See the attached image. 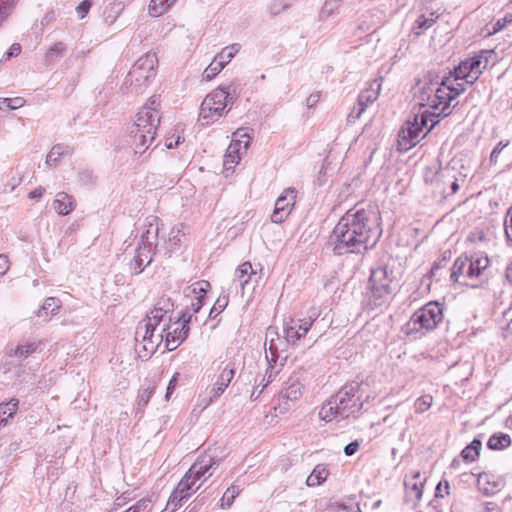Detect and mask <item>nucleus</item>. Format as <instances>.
<instances>
[{
  "label": "nucleus",
  "instance_id": "21",
  "mask_svg": "<svg viewBox=\"0 0 512 512\" xmlns=\"http://www.w3.org/2000/svg\"><path fill=\"white\" fill-rule=\"evenodd\" d=\"M183 229V224L173 227L169 233V238L161 246H158V254L171 257L174 252L179 251L185 236Z\"/></svg>",
  "mask_w": 512,
  "mask_h": 512
},
{
  "label": "nucleus",
  "instance_id": "16",
  "mask_svg": "<svg viewBox=\"0 0 512 512\" xmlns=\"http://www.w3.org/2000/svg\"><path fill=\"white\" fill-rule=\"evenodd\" d=\"M392 279L388 268L379 266L371 271L369 284L372 296L377 300H382L392 293Z\"/></svg>",
  "mask_w": 512,
  "mask_h": 512
},
{
  "label": "nucleus",
  "instance_id": "9",
  "mask_svg": "<svg viewBox=\"0 0 512 512\" xmlns=\"http://www.w3.org/2000/svg\"><path fill=\"white\" fill-rule=\"evenodd\" d=\"M443 318V310L437 302H429L416 310L409 321L403 326L402 331L406 335H413L433 330Z\"/></svg>",
  "mask_w": 512,
  "mask_h": 512
},
{
  "label": "nucleus",
  "instance_id": "37",
  "mask_svg": "<svg viewBox=\"0 0 512 512\" xmlns=\"http://www.w3.org/2000/svg\"><path fill=\"white\" fill-rule=\"evenodd\" d=\"M60 308V301L55 297H48L45 299L43 305L36 312L37 317H42V312L46 313L45 322L50 320L48 311H51L52 315H55Z\"/></svg>",
  "mask_w": 512,
  "mask_h": 512
},
{
  "label": "nucleus",
  "instance_id": "54",
  "mask_svg": "<svg viewBox=\"0 0 512 512\" xmlns=\"http://www.w3.org/2000/svg\"><path fill=\"white\" fill-rule=\"evenodd\" d=\"M228 304V297L227 296H219L216 302L214 303L213 307L210 309L209 317L210 318H216L218 314H220L227 306Z\"/></svg>",
  "mask_w": 512,
  "mask_h": 512
},
{
  "label": "nucleus",
  "instance_id": "17",
  "mask_svg": "<svg viewBox=\"0 0 512 512\" xmlns=\"http://www.w3.org/2000/svg\"><path fill=\"white\" fill-rule=\"evenodd\" d=\"M481 261L473 262L467 257H459L452 268L450 278L462 285H468L467 280L477 277L482 269Z\"/></svg>",
  "mask_w": 512,
  "mask_h": 512
},
{
  "label": "nucleus",
  "instance_id": "43",
  "mask_svg": "<svg viewBox=\"0 0 512 512\" xmlns=\"http://www.w3.org/2000/svg\"><path fill=\"white\" fill-rule=\"evenodd\" d=\"M241 489L236 485H231L226 492L224 493L221 499V508L227 509L230 508L235 500V498L240 494Z\"/></svg>",
  "mask_w": 512,
  "mask_h": 512
},
{
  "label": "nucleus",
  "instance_id": "26",
  "mask_svg": "<svg viewBox=\"0 0 512 512\" xmlns=\"http://www.w3.org/2000/svg\"><path fill=\"white\" fill-rule=\"evenodd\" d=\"M76 207V201L73 196L66 192H58L53 201L54 210L62 216L70 214Z\"/></svg>",
  "mask_w": 512,
  "mask_h": 512
},
{
  "label": "nucleus",
  "instance_id": "2",
  "mask_svg": "<svg viewBox=\"0 0 512 512\" xmlns=\"http://www.w3.org/2000/svg\"><path fill=\"white\" fill-rule=\"evenodd\" d=\"M448 83V76L438 75L429 72L424 79H419L412 88L414 100L419 106V112L428 110L434 112L436 116L429 118L439 119L440 115L448 116L445 113L448 108V94L444 91Z\"/></svg>",
  "mask_w": 512,
  "mask_h": 512
},
{
  "label": "nucleus",
  "instance_id": "50",
  "mask_svg": "<svg viewBox=\"0 0 512 512\" xmlns=\"http://www.w3.org/2000/svg\"><path fill=\"white\" fill-rule=\"evenodd\" d=\"M123 6L122 3H111L104 11L105 21L112 24L120 14Z\"/></svg>",
  "mask_w": 512,
  "mask_h": 512
},
{
  "label": "nucleus",
  "instance_id": "8",
  "mask_svg": "<svg viewBox=\"0 0 512 512\" xmlns=\"http://www.w3.org/2000/svg\"><path fill=\"white\" fill-rule=\"evenodd\" d=\"M158 58L156 53L148 52L141 56L128 72L123 85L131 92L142 93L156 76Z\"/></svg>",
  "mask_w": 512,
  "mask_h": 512
},
{
  "label": "nucleus",
  "instance_id": "52",
  "mask_svg": "<svg viewBox=\"0 0 512 512\" xmlns=\"http://www.w3.org/2000/svg\"><path fill=\"white\" fill-rule=\"evenodd\" d=\"M252 129L249 128H239L236 132H234V140H242V148L246 151L249 147Z\"/></svg>",
  "mask_w": 512,
  "mask_h": 512
},
{
  "label": "nucleus",
  "instance_id": "36",
  "mask_svg": "<svg viewBox=\"0 0 512 512\" xmlns=\"http://www.w3.org/2000/svg\"><path fill=\"white\" fill-rule=\"evenodd\" d=\"M175 2L176 0H151L149 4V14L153 17H159Z\"/></svg>",
  "mask_w": 512,
  "mask_h": 512
},
{
  "label": "nucleus",
  "instance_id": "4",
  "mask_svg": "<svg viewBox=\"0 0 512 512\" xmlns=\"http://www.w3.org/2000/svg\"><path fill=\"white\" fill-rule=\"evenodd\" d=\"M360 389L361 383L357 381L345 384L321 406L320 419L330 422L333 419H346L359 412L363 407Z\"/></svg>",
  "mask_w": 512,
  "mask_h": 512
},
{
  "label": "nucleus",
  "instance_id": "45",
  "mask_svg": "<svg viewBox=\"0 0 512 512\" xmlns=\"http://www.w3.org/2000/svg\"><path fill=\"white\" fill-rule=\"evenodd\" d=\"M275 368V364L269 361L266 372L258 383V386H261L262 390H264L270 383H272L279 373V369Z\"/></svg>",
  "mask_w": 512,
  "mask_h": 512
},
{
  "label": "nucleus",
  "instance_id": "48",
  "mask_svg": "<svg viewBox=\"0 0 512 512\" xmlns=\"http://www.w3.org/2000/svg\"><path fill=\"white\" fill-rule=\"evenodd\" d=\"M152 509V499L150 497H145L137 501L135 505L128 508L125 512H152Z\"/></svg>",
  "mask_w": 512,
  "mask_h": 512
},
{
  "label": "nucleus",
  "instance_id": "46",
  "mask_svg": "<svg viewBox=\"0 0 512 512\" xmlns=\"http://www.w3.org/2000/svg\"><path fill=\"white\" fill-rule=\"evenodd\" d=\"M480 448L481 442L473 440L470 445L462 450L461 455L465 460L473 461L479 455Z\"/></svg>",
  "mask_w": 512,
  "mask_h": 512
},
{
  "label": "nucleus",
  "instance_id": "28",
  "mask_svg": "<svg viewBox=\"0 0 512 512\" xmlns=\"http://www.w3.org/2000/svg\"><path fill=\"white\" fill-rule=\"evenodd\" d=\"M220 460L214 459L209 455H204L199 457L196 462L189 468L195 469V474L193 475L196 480H199L202 476H204L210 469L219 465Z\"/></svg>",
  "mask_w": 512,
  "mask_h": 512
},
{
  "label": "nucleus",
  "instance_id": "32",
  "mask_svg": "<svg viewBox=\"0 0 512 512\" xmlns=\"http://www.w3.org/2000/svg\"><path fill=\"white\" fill-rule=\"evenodd\" d=\"M255 274L250 262H244L238 266L235 271V281L239 283L242 289L249 283L251 276Z\"/></svg>",
  "mask_w": 512,
  "mask_h": 512
},
{
  "label": "nucleus",
  "instance_id": "12",
  "mask_svg": "<svg viewBox=\"0 0 512 512\" xmlns=\"http://www.w3.org/2000/svg\"><path fill=\"white\" fill-rule=\"evenodd\" d=\"M158 325H154L150 320H141L135 332L136 351L140 357L149 358L154 354L159 345L164 340L166 328H161L157 332Z\"/></svg>",
  "mask_w": 512,
  "mask_h": 512
},
{
  "label": "nucleus",
  "instance_id": "6",
  "mask_svg": "<svg viewBox=\"0 0 512 512\" xmlns=\"http://www.w3.org/2000/svg\"><path fill=\"white\" fill-rule=\"evenodd\" d=\"M146 231L142 233L140 241L135 250V255L130 262V268L135 275L142 273L158 254L159 218L149 216L145 219Z\"/></svg>",
  "mask_w": 512,
  "mask_h": 512
},
{
  "label": "nucleus",
  "instance_id": "61",
  "mask_svg": "<svg viewBox=\"0 0 512 512\" xmlns=\"http://www.w3.org/2000/svg\"><path fill=\"white\" fill-rule=\"evenodd\" d=\"M360 447V442L358 440L352 441L344 447V453L346 456L354 455Z\"/></svg>",
  "mask_w": 512,
  "mask_h": 512
},
{
  "label": "nucleus",
  "instance_id": "25",
  "mask_svg": "<svg viewBox=\"0 0 512 512\" xmlns=\"http://www.w3.org/2000/svg\"><path fill=\"white\" fill-rule=\"evenodd\" d=\"M424 482L425 478H422L419 471H415L410 477H406L404 485L407 497L419 501L422 497Z\"/></svg>",
  "mask_w": 512,
  "mask_h": 512
},
{
  "label": "nucleus",
  "instance_id": "38",
  "mask_svg": "<svg viewBox=\"0 0 512 512\" xmlns=\"http://www.w3.org/2000/svg\"><path fill=\"white\" fill-rule=\"evenodd\" d=\"M71 149L67 145L57 144L54 145L46 157V164L55 165L62 155L69 154Z\"/></svg>",
  "mask_w": 512,
  "mask_h": 512
},
{
  "label": "nucleus",
  "instance_id": "55",
  "mask_svg": "<svg viewBox=\"0 0 512 512\" xmlns=\"http://www.w3.org/2000/svg\"><path fill=\"white\" fill-rule=\"evenodd\" d=\"M277 342H282L281 339L279 338V336L276 338V339H269V352H270V357L268 355H266V360L267 362H273L274 364H276L277 362V359H278V351H279V345Z\"/></svg>",
  "mask_w": 512,
  "mask_h": 512
},
{
  "label": "nucleus",
  "instance_id": "13",
  "mask_svg": "<svg viewBox=\"0 0 512 512\" xmlns=\"http://www.w3.org/2000/svg\"><path fill=\"white\" fill-rule=\"evenodd\" d=\"M231 107L223 91L214 89L202 101L199 116L203 124L209 125L225 115Z\"/></svg>",
  "mask_w": 512,
  "mask_h": 512
},
{
  "label": "nucleus",
  "instance_id": "62",
  "mask_svg": "<svg viewBox=\"0 0 512 512\" xmlns=\"http://www.w3.org/2000/svg\"><path fill=\"white\" fill-rule=\"evenodd\" d=\"M503 321L506 324V329L512 332V304L503 312Z\"/></svg>",
  "mask_w": 512,
  "mask_h": 512
},
{
  "label": "nucleus",
  "instance_id": "1",
  "mask_svg": "<svg viewBox=\"0 0 512 512\" xmlns=\"http://www.w3.org/2000/svg\"><path fill=\"white\" fill-rule=\"evenodd\" d=\"M379 214L371 207H353L339 219L328 244L335 255L362 253L374 248L382 235Z\"/></svg>",
  "mask_w": 512,
  "mask_h": 512
},
{
  "label": "nucleus",
  "instance_id": "29",
  "mask_svg": "<svg viewBox=\"0 0 512 512\" xmlns=\"http://www.w3.org/2000/svg\"><path fill=\"white\" fill-rule=\"evenodd\" d=\"M244 83L238 78L233 79L226 85H221L217 89L223 91L224 96H227V102L232 106L242 93Z\"/></svg>",
  "mask_w": 512,
  "mask_h": 512
},
{
  "label": "nucleus",
  "instance_id": "15",
  "mask_svg": "<svg viewBox=\"0 0 512 512\" xmlns=\"http://www.w3.org/2000/svg\"><path fill=\"white\" fill-rule=\"evenodd\" d=\"M191 319V314L188 312H182L177 322H175L177 327H175L172 331L170 330L169 324L164 323L162 328L167 329L164 332V340L168 351L175 350L188 337L190 330L188 323L191 321Z\"/></svg>",
  "mask_w": 512,
  "mask_h": 512
},
{
  "label": "nucleus",
  "instance_id": "22",
  "mask_svg": "<svg viewBox=\"0 0 512 512\" xmlns=\"http://www.w3.org/2000/svg\"><path fill=\"white\" fill-rule=\"evenodd\" d=\"M203 285L208 287L209 283H196L193 288L188 287L185 289V297L191 298V302L190 305H186V310L184 312H188L193 316L194 313H198L200 311L206 298V288Z\"/></svg>",
  "mask_w": 512,
  "mask_h": 512
},
{
  "label": "nucleus",
  "instance_id": "7",
  "mask_svg": "<svg viewBox=\"0 0 512 512\" xmlns=\"http://www.w3.org/2000/svg\"><path fill=\"white\" fill-rule=\"evenodd\" d=\"M429 116H436V114L424 110L415 113L412 120L408 119L402 125L397 139L399 152H406L414 147L439 122V119L429 118Z\"/></svg>",
  "mask_w": 512,
  "mask_h": 512
},
{
  "label": "nucleus",
  "instance_id": "27",
  "mask_svg": "<svg viewBox=\"0 0 512 512\" xmlns=\"http://www.w3.org/2000/svg\"><path fill=\"white\" fill-rule=\"evenodd\" d=\"M380 87V83L377 80H373L368 88L360 92L356 104L366 110L370 104L377 100Z\"/></svg>",
  "mask_w": 512,
  "mask_h": 512
},
{
  "label": "nucleus",
  "instance_id": "40",
  "mask_svg": "<svg viewBox=\"0 0 512 512\" xmlns=\"http://www.w3.org/2000/svg\"><path fill=\"white\" fill-rule=\"evenodd\" d=\"M188 500L182 495L178 494L174 489L168 498L165 508L161 512H175L178 508L182 507Z\"/></svg>",
  "mask_w": 512,
  "mask_h": 512
},
{
  "label": "nucleus",
  "instance_id": "53",
  "mask_svg": "<svg viewBox=\"0 0 512 512\" xmlns=\"http://www.w3.org/2000/svg\"><path fill=\"white\" fill-rule=\"evenodd\" d=\"M432 401H433V398L430 395H424V396L419 397L414 403L415 411L417 413L425 412L426 410H428L431 407Z\"/></svg>",
  "mask_w": 512,
  "mask_h": 512
},
{
  "label": "nucleus",
  "instance_id": "58",
  "mask_svg": "<svg viewBox=\"0 0 512 512\" xmlns=\"http://www.w3.org/2000/svg\"><path fill=\"white\" fill-rule=\"evenodd\" d=\"M154 389L153 388H147L144 389L139 395H138V405L139 406H146L148 402L150 401L152 395H153Z\"/></svg>",
  "mask_w": 512,
  "mask_h": 512
},
{
  "label": "nucleus",
  "instance_id": "5",
  "mask_svg": "<svg viewBox=\"0 0 512 512\" xmlns=\"http://www.w3.org/2000/svg\"><path fill=\"white\" fill-rule=\"evenodd\" d=\"M492 51H481L478 55L462 61L454 71H450V102L466 90L467 85L473 84L488 65V56Z\"/></svg>",
  "mask_w": 512,
  "mask_h": 512
},
{
  "label": "nucleus",
  "instance_id": "18",
  "mask_svg": "<svg viewBox=\"0 0 512 512\" xmlns=\"http://www.w3.org/2000/svg\"><path fill=\"white\" fill-rule=\"evenodd\" d=\"M295 199L296 190L292 187L286 188L275 202L271 221L276 224L284 222L294 207Z\"/></svg>",
  "mask_w": 512,
  "mask_h": 512
},
{
  "label": "nucleus",
  "instance_id": "51",
  "mask_svg": "<svg viewBox=\"0 0 512 512\" xmlns=\"http://www.w3.org/2000/svg\"><path fill=\"white\" fill-rule=\"evenodd\" d=\"M224 68L223 64L219 63L215 58L203 72L205 80L213 79Z\"/></svg>",
  "mask_w": 512,
  "mask_h": 512
},
{
  "label": "nucleus",
  "instance_id": "35",
  "mask_svg": "<svg viewBox=\"0 0 512 512\" xmlns=\"http://www.w3.org/2000/svg\"><path fill=\"white\" fill-rule=\"evenodd\" d=\"M487 445L492 450H502L511 445V438L505 433L494 434L489 438Z\"/></svg>",
  "mask_w": 512,
  "mask_h": 512
},
{
  "label": "nucleus",
  "instance_id": "63",
  "mask_svg": "<svg viewBox=\"0 0 512 512\" xmlns=\"http://www.w3.org/2000/svg\"><path fill=\"white\" fill-rule=\"evenodd\" d=\"M10 268L8 256L0 254V275H4Z\"/></svg>",
  "mask_w": 512,
  "mask_h": 512
},
{
  "label": "nucleus",
  "instance_id": "33",
  "mask_svg": "<svg viewBox=\"0 0 512 512\" xmlns=\"http://www.w3.org/2000/svg\"><path fill=\"white\" fill-rule=\"evenodd\" d=\"M19 400L16 398L10 399L8 402L0 404V419L3 420V427L7 424L10 418L16 414L18 410Z\"/></svg>",
  "mask_w": 512,
  "mask_h": 512
},
{
  "label": "nucleus",
  "instance_id": "47",
  "mask_svg": "<svg viewBox=\"0 0 512 512\" xmlns=\"http://www.w3.org/2000/svg\"><path fill=\"white\" fill-rule=\"evenodd\" d=\"M25 100L22 97L0 98V110H15L22 107Z\"/></svg>",
  "mask_w": 512,
  "mask_h": 512
},
{
  "label": "nucleus",
  "instance_id": "31",
  "mask_svg": "<svg viewBox=\"0 0 512 512\" xmlns=\"http://www.w3.org/2000/svg\"><path fill=\"white\" fill-rule=\"evenodd\" d=\"M242 148V140H232L226 150L224 157V167L231 169L234 165L238 164L240 157V149Z\"/></svg>",
  "mask_w": 512,
  "mask_h": 512
},
{
  "label": "nucleus",
  "instance_id": "3",
  "mask_svg": "<svg viewBox=\"0 0 512 512\" xmlns=\"http://www.w3.org/2000/svg\"><path fill=\"white\" fill-rule=\"evenodd\" d=\"M159 107V99L156 96L151 97L137 113L136 120L130 127L129 137L136 154H143L155 140L160 123Z\"/></svg>",
  "mask_w": 512,
  "mask_h": 512
},
{
  "label": "nucleus",
  "instance_id": "57",
  "mask_svg": "<svg viewBox=\"0 0 512 512\" xmlns=\"http://www.w3.org/2000/svg\"><path fill=\"white\" fill-rule=\"evenodd\" d=\"M92 6L91 0H84L82 1L77 7L76 12L80 19H83L88 14L90 8Z\"/></svg>",
  "mask_w": 512,
  "mask_h": 512
},
{
  "label": "nucleus",
  "instance_id": "14",
  "mask_svg": "<svg viewBox=\"0 0 512 512\" xmlns=\"http://www.w3.org/2000/svg\"><path fill=\"white\" fill-rule=\"evenodd\" d=\"M318 316L319 313L315 308H313L308 317L302 319H290L284 327L286 343L296 346L309 332Z\"/></svg>",
  "mask_w": 512,
  "mask_h": 512
},
{
  "label": "nucleus",
  "instance_id": "44",
  "mask_svg": "<svg viewBox=\"0 0 512 512\" xmlns=\"http://www.w3.org/2000/svg\"><path fill=\"white\" fill-rule=\"evenodd\" d=\"M341 2L342 0H326L319 14L320 20L325 21L331 17L339 8Z\"/></svg>",
  "mask_w": 512,
  "mask_h": 512
},
{
  "label": "nucleus",
  "instance_id": "41",
  "mask_svg": "<svg viewBox=\"0 0 512 512\" xmlns=\"http://www.w3.org/2000/svg\"><path fill=\"white\" fill-rule=\"evenodd\" d=\"M38 344L35 342L18 345L15 349H11L9 356H15L21 359H25L36 351Z\"/></svg>",
  "mask_w": 512,
  "mask_h": 512
},
{
  "label": "nucleus",
  "instance_id": "64",
  "mask_svg": "<svg viewBox=\"0 0 512 512\" xmlns=\"http://www.w3.org/2000/svg\"><path fill=\"white\" fill-rule=\"evenodd\" d=\"M480 512H501L500 508L496 503L486 502Z\"/></svg>",
  "mask_w": 512,
  "mask_h": 512
},
{
  "label": "nucleus",
  "instance_id": "10",
  "mask_svg": "<svg viewBox=\"0 0 512 512\" xmlns=\"http://www.w3.org/2000/svg\"><path fill=\"white\" fill-rule=\"evenodd\" d=\"M443 318V310L437 302H429L416 310L409 321L403 326L402 331L406 335H413L433 330Z\"/></svg>",
  "mask_w": 512,
  "mask_h": 512
},
{
  "label": "nucleus",
  "instance_id": "56",
  "mask_svg": "<svg viewBox=\"0 0 512 512\" xmlns=\"http://www.w3.org/2000/svg\"><path fill=\"white\" fill-rule=\"evenodd\" d=\"M504 229L507 241L512 243V206L508 209L505 216Z\"/></svg>",
  "mask_w": 512,
  "mask_h": 512
},
{
  "label": "nucleus",
  "instance_id": "49",
  "mask_svg": "<svg viewBox=\"0 0 512 512\" xmlns=\"http://www.w3.org/2000/svg\"><path fill=\"white\" fill-rule=\"evenodd\" d=\"M18 0H0V26L11 15Z\"/></svg>",
  "mask_w": 512,
  "mask_h": 512
},
{
  "label": "nucleus",
  "instance_id": "42",
  "mask_svg": "<svg viewBox=\"0 0 512 512\" xmlns=\"http://www.w3.org/2000/svg\"><path fill=\"white\" fill-rule=\"evenodd\" d=\"M67 47L63 42L55 43L46 53L45 61L47 64H52L61 58L66 52Z\"/></svg>",
  "mask_w": 512,
  "mask_h": 512
},
{
  "label": "nucleus",
  "instance_id": "24",
  "mask_svg": "<svg viewBox=\"0 0 512 512\" xmlns=\"http://www.w3.org/2000/svg\"><path fill=\"white\" fill-rule=\"evenodd\" d=\"M195 469H189L181 478L175 490L178 494L185 497L187 500L200 489L202 483L197 484L198 480L194 478Z\"/></svg>",
  "mask_w": 512,
  "mask_h": 512
},
{
  "label": "nucleus",
  "instance_id": "19",
  "mask_svg": "<svg viewBox=\"0 0 512 512\" xmlns=\"http://www.w3.org/2000/svg\"><path fill=\"white\" fill-rule=\"evenodd\" d=\"M174 311V304L169 297L162 296L155 303L153 309L144 319L150 320L154 325H160L161 322H171V313Z\"/></svg>",
  "mask_w": 512,
  "mask_h": 512
},
{
  "label": "nucleus",
  "instance_id": "39",
  "mask_svg": "<svg viewBox=\"0 0 512 512\" xmlns=\"http://www.w3.org/2000/svg\"><path fill=\"white\" fill-rule=\"evenodd\" d=\"M240 48L241 46L238 43L227 46L215 56V59L225 67L240 50Z\"/></svg>",
  "mask_w": 512,
  "mask_h": 512
},
{
  "label": "nucleus",
  "instance_id": "11",
  "mask_svg": "<svg viewBox=\"0 0 512 512\" xmlns=\"http://www.w3.org/2000/svg\"><path fill=\"white\" fill-rule=\"evenodd\" d=\"M443 318V310L437 302H429L416 310L409 321L403 326L402 331L406 335H413L433 330Z\"/></svg>",
  "mask_w": 512,
  "mask_h": 512
},
{
  "label": "nucleus",
  "instance_id": "30",
  "mask_svg": "<svg viewBox=\"0 0 512 512\" xmlns=\"http://www.w3.org/2000/svg\"><path fill=\"white\" fill-rule=\"evenodd\" d=\"M303 385L298 379L289 378L286 386L281 391V398L295 402L302 396Z\"/></svg>",
  "mask_w": 512,
  "mask_h": 512
},
{
  "label": "nucleus",
  "instance_id": "60",
  "mask_svg": "<svg viewBox=\"0 0 512 512\" xmlns=\"http://www.w3.org/2000/svg\"><path fill=\"white\" fill-rule=\"evenodd\" d=\"M365 112V109L358 106L357 104L354 105L353 109L351 110L350 114L347 117L348 122L354 123L356 120H358L361 115Z\"/></svg>",
  "mask_w": 512,
  "mask_h": 512
},
{
  "label": "nucleus",
  "instance_id": "34",
  "mask_svg": "<svg viewBox=\"0 0 512 512\" xmlns=\"http://www.w3.org/2000/svg\"><path fill=\"white\" fill-rule=\"evenodd\" d=\"M328 476V470L323 465H317L312 473L307 477L306 483L310 487H315L323 483Z\"/></svg>",
  "mask_w": 512,
  "mask_h": 512
},
{
  "label": "nucleus",
  "instance_id": "20",
  "mask_svg": "<svg viewBox=\"0 0 512 512\" xmlns=\"http://www.w3.org/2000/svg\"><path fill=\"white\" fill-rule=\"evenodd\" d=\"M219 369H221V372L210 391L211 401L220 397L224 393L235 375V364L231 361L226 363L223 367L219 366Z\"/></svg>",
  "mask_w": 512,
  "mask_h": 512
},
{
  "label": "nucleus",
  "instance_id": "59",
  "mask_svg": "<svg viewBox=\"0 0 512 512\" xmlns=\"http://www.w3.org/2000/svg\"><path fill=\"white\" fill-rule=\"evenodd\" d=\"M509 145V141H506V142H503V141H500L495 147L494 149L492 150L491 152V155H490V161L492 163H496L498 161V158H499V155L501 153V151L507 147Z\"/></svg>",
  "mask_w": 512,
  "mask_h": 512
},
{
  "label": "nucleus",
  "instance_id": "23",
  "mask_svg": "<svg viewBox=\"0 0 512 512\" xmlns=\"http://www.w3.org/2000/svg\"><path fill=\"white\" fill-rule=\"evenodd\" d=\"M504 481L493 474L481 473L477 479V487L486 496L494 495L502 490Z\"/></svg>",
  "mask_w": 512,
  "mask_h": 512
}]
</instances>
